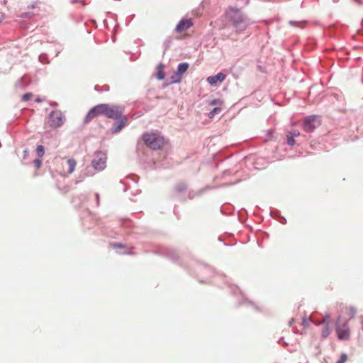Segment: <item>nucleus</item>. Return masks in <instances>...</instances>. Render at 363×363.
Instances as JSON below:
<instances>
[{
	"label": "nucleus",
	"mask_w": 363,
	"mask_h": 363,
	"mask_svg": "<svg viewBox=\"0 0 363 363\" xmlns=\"http://www.w3.org/2000/svg\"><path fill=\"white\" fill-rule=\"evenodd\" d=\"M287 143L289 145H294L295 144L294 137L288 133L287 135Z\"/></svg>",
	"instance_id": "f3484780"
},
{
	"label": "nucleus",
	"mask_w": 363,
	"mask_h": 363,
	"mask_svg": "<svg viewBox=\"0 0 363 363\" xmlns=\"http://www.w3.org/2000/svg\"><path fill=\"white\" fill-rule=\"evenodd\" d=\"M67 164L68 166V168H67V174H72L74 169H75V167H76V164H77V162L74 159H67Z\"/></svg>",
	"instance_id": "f8f14e48"
},
{
	"label": "nucleus",
	"mask_w": 363,
	"mask_h": 363,
	"mask_svg": "<svg viewBox=\"0 0 363 363\" xmlns=\"http://www.w3.org/2000/svg\"><path fill=\"white\" fill-rule=\"evenodd\" d=\"M222 104H223V101L220 99H213L209 102V104L211 106H213V105H216V104L222 105Z\"/></svg>",
	"instance_id": "412c9836"
},
{
	"label": "nucleus",
	"mask_w": 363,
	"mask_h": 363,
	"mask_svg": "<svg viewBox=\"0 0 363 363\" xmlns=\"http://www.w3.org/2000/svg\"><path fill=\"white\" fill-rule=\"evenodd\" d=\"M193 26V23L191 19H182L177 25L175 28L176 32L182 33L186 31L189 28Z\"/></svg>",
	"instance_id": "6e6552de"
},
{
	"label": "nucleus",
	"mask_w": 363,
	"mask_h": 363,
	"mask_svg": "<svg viewBox=\"0 0 363 363\" xmlns=\"http://www.w3.org/2000/svg\"><path fill=\"white\" fill-rule=\"evenodd\" d=\"M24 153H25V156H26V155L28 154V150H25Z\"/></svg>",
	"instance_id": "a878e982"
},
{
	"label": "nucleus",
	"mask_w": 363,
	"mask_h": 363,
	"mask_svg": "<svg viewBox=\"0 0 363 363\" xmlns=\"http://www.w3.org/2000/svg\"><path fill=\"white\" fill-rule=\"evenodd\" d=\"M289 134H291V135L294 136V138L295 137H298L300 135V133L298 130H294L293 131H291L289 133Z\"/></svg>",
	"instance_id": "5701e85b"
},
{
	"label": "nucleus",
	"mask_w": 363,
	"mask_h": 363,
	"mask_svg": "<svg viewBox=\"0 0 363 363\" xmlns=\"http://www.w3.org/2000/svg\"><path fill=\"white\" fill-rule=\"evenodd\" d=\"M104 115L107 118L118 119L122 116V111L118 106L101 104L94 106L89 110L84 118V123H89L99 116Z\"/></svg>",
	"instance_id": "f257e3e1"
},
{
	"label": "nucleus",
	"mask_w": 363,
	"mask_h": 363,
	"mask_svg": "<svg viewBox=\"0 0 363 363\" xmlns=\"http://www.w3.org/2000/svg\"><path fill=\"white\" fill-rule=\"evenodd\" d=\"M127 123V119L124 117L121 118L119 121H117L114 123L113 128V133H116L119 132Z\"/></svg>",
	"instance_id": "9d476101"
},
{
	"label": "nucleus",
	"mask_w": 363,
	"mask_h": 363,
	"mask_svg": "<svg viewBox=\"0 0 363 363\" xmlns=\"http://www.w3.org/2000/svg\"><path fill=\"white\" fill-rule=\"evenodd\" d=\"M225 79V75L221 72L215 76H210L207 78V82L211 86H216L218 82H223Z\"/></svg>",
	"instance_id": "1a4fd4ad"
},
{
	"label": "nucleus",
	"mask_w": 363,
	"mask_h": 363,
	"mask_svg": "<svg viewBox=\"0 0 363 363\" xmlns=\"http://www.w3.org/2000/svg\"><path fill=\"white\" fill-rule=\"evenodd\" d=\"M343 313L348 316L349 319H352L355 316L357 310L352 306L346 307L344 309Z\"/></svg>",
	"instance_id": "9b49d317"
},
{
	"label": "nucleus",
	"mask_w": 363,
	"mask_h": 363,
	"mask_svg": "<svg viewBox=\"0 0 363 363\" xmlns=\"http://www.w3.org/2000/svg\"><path fill=\"white\" fill-rule=\"evenodd\" d=\"M157 78L159 79H163L164 78V74L162 70H159L157 72Z\"/></svg>",
	"instance_id": "b1692460"
},
{
	"label": "nucleus",
	"mask_w": 363,
	"mask_h": 363,
	"mask_svg": "<svg viewBox=\"0 0 363 363\" xmlns=\"http://www.w3.org/2000/svg\"><path fill=\"white\" fill-rule=\"evenodd\" d=\"M32 96H33V94L30 93L25 94L22 96V100L24 101H27L30 100L32 98Z\"/></svg>",
	"instance_id": "aec40b11"
},
{
	"label": "nucleus",
	"mask_w": 363,
	"mask_h": 363,
	"mask_svg": "<svg viewBox=\"0 0 363 363\" xmlns=\"http://www.w3.org/2000/svg\"><path fill=\"white\" fill-rule=\"evenodd\" d=\"M337 336L340 340H348L350 337L349 320H345L342 315L338 316L335 322Z\"/></svg>",
	"instance_id": "20e7f679"
},
{
	"label": "nucleus",
	"mask_w": 363,
	"mask_h": 363,
	"mask_svg": "<svg viewBox=\"0 0 363 363\" xmlns=\"http://www.w3.org/2000/svg\"><path fill=\"white\" fill-rule=\"evenodd\" d=\"M221 111V108L220 107H216L214 108L208 114V117L210 118H212L214 117V116L218 113H220Z\"/></svg>",
	"instance_id": "dca6fc26"
},
{
	"label": "nucleus",
	"mask_w": 363,
	"mask_h": 363,
	"mask_svg": "<svg viewBox=\"0 0 363 363\" xmlns=\"http://www.w3.org/2000/svg\"><path fill=\"white\" fill-rule=\"evenodd\" d=\"M330 315H325L321 320H320L318 325H330Z\"/></svg>",
	"instance_id": "2eb2a0df"
},
{
	"label": "nucleus",
	"mask_w": 363,
	"mask_h": 363,
	"mask_svg": "<svg viewBox=\"0 0 363 363\" xmlns=\"http://www.w3.org/2000/svg\"><path fill=\"white\" fill-rule=\"evenodd\" d=\"M189 68V64L186 62L180 63L177 67V74H182L185 73Z\"/></svg>",
	"instance_id": "4468645a"
},
{
	"label": "nucleus",
	"mask_w": 363,
	"mask_h": 363,
	"mask_svg": "<svg viewBox=\"0 0 363 363\" xmlns=\"http://www.w3.org/2000/svg\"><path fill=\"white\" fill-rule=\"evenodd\" d=\"M347 360V355L346 354H342L340 359L336 363H345Z\"/></svg>",
	"instance_id": "6ab92c4d"
},
{
	"label": "nucleus",
	"mask_w": 363,
	"mask_h": 363,
	"mask_svg": "<svg viewBox=\"0 0 363 363\" xmlns=\"http://www.w3.org/2000/svg\"><path fill=\"white\" fill-rule=\"evenodd\" d=\"M331 333V328L330 325H323V328L321 330V336L323 339L327 338Z\"/></svg>",
	"instance_id": "ddd939ff"
},
{
	"label": "nucleus",
	"mask_w": 363,
	"mask_h": 363,
	"mask_svg": "<svg viewBox=\"0 0 363 363\" xmlns=\"http://www.w3.org/2000/svg\"><path fill=\"white\" fill-rule=\"evenodd\" d=\"M227 21L237 30L242 31L247 28L249 25L247 18L244 16L242 11L235 7L230 6L225 11Z\"/></svg>",
	"instance_id": "f03ea898"
},
{
	"label": "nucleus",
	"mask_w": 363,
	"mask_h": 363,
	"mask_svg": "<svg viewBox=\"0 0 363 363\" xmlns=\"http://www.w3.org/2000/svg\"><path fill=\"white\" fill-rule=\"evenodd\" d=\"M248 4V1H245V4Z\"/></svg>",
	"instance_id": "cd10ccee"
},
{
	"label": "nucleus",
	"mask_w": 363,
	"mask_h": 363,
	"mask_svg": "<svg viewBox=\"0 0 363 363\" xmlns=\"http://www.w3.org/2000/svg\"><path fill=\"white\" fill-rule=\"evenodd\" d=\"M1 23V20L0 19V23Z\"/></svg>",
	"instance_id": "c85d7f7f"
},
{
	"label": "nucleus",
	"mask_w": 363,
	"mask_h": 363,
	"mask_svg": "<svg viewBox=\"0 0 363 363\" xmlns=\"http://www.w3.org/2000/svg\"><path fill=\"white\" fill-rule=\"evenodd\" d=\"M362 330H363V317H362Z\"/></svg>",
	"instance_id": "bb28decb"
},
{
	"label": "nucleus",
	"mask_w": 363,
	"mask_h": 363,
	"mask_svg": "<svg viewBox=\"0 0 363 363\" xmlns=\"http://www.w3.org/2000/svg\"><path fill=\"white\" fill-rule=\"evenodd\" d=\"M106 155L101 151L95 153L94 157L91 162L92 167L96 171L104 170L106 167Z\"/></svg>",
	"instance_id": "39448f33"
},
{
	"label": "nucleus",
	"mask_w": 363,
	"mask_h": 363,
	"mask_svg": "<svg viewBox=\"0 0 363 363\" xmlns=\"http://www.w3.org/2000/svg\"><path fill=\"white\" fill-rule=\"evenodd\" d=\"M145 145L152 150H160L164 145V138L156 133H145L143 135Z\"/></svg>",
	"instance_id": "7ed1b4c3"
},
{
	"label": "nucleus",
	"mask_w": 363,
	"mask_h": 363,
	"mask_svg": "<svg viewBox=\"0 0 363 363\" xmlns=\"http://www.w3.org/2000/svg\"><path fill=\"white\" fill-rule=\"evenodd\" d=\"M50 126L58 128L63 123V116L60 111H53L50 113L48 120Z\"/></svg>",
	"instance_id": "423d86ee"
},
{
	"label": "nucleus",
	"mask_w": 363,
	"mask_h": 363,
	"mask_svg": "<svg viewBox=\"0 0 363 363\" xmlns=\"http://www.w3.org/2000/svg\"><path fill=\"white\" fill-rule=\"evenodd\" d=\"M33 162H34V164H35V167H36V168H38H38H40V167L41 164H42V162H41V160H40V159H35V160L33 161Z\"/></svg>",
	"instance_id": "4be33fe9"
},
{
	"label": "nucleus",
	"mask_w": 363,
	"mask_h": 363,
	"mask_svg": "<svg viewBox=\"0 0 363 363\" xmlns=\"http://www.w3.org/2000/svg\"><path fill=\"white\" fill-rule=\"evenodd\" d=\"M320 123L318 118L315 116H309L303 121V128L305 131L310 133L320 125Z\"/></svg>",
	"instance_id": "0eeeda50"
},
{
	"label": "nucleus",
	"mask_w": 363,
	"mask_h": 363,
	"mask_svg": "<svg viewBox=\"0 0 363 363\" xmlns=\"http://www.w3.org/2000/svg\"><path fill=\"white\" fill-rule=\"evenodd\" d=\"M308 323H309V320H308L307 318H304L303 319V325L304 326L308 325Z\"/></svg>",
	"instance_id": "393cba45"
},
{
	"label": "nucleus",
	"mask_w": 363,
	"mask_h": 363,
	"mask_svg": "<svg viewBox=\"0 0 363 363\" xmlns=\"http://www.w3.org/2000/svg\"><path fill=\"white\" fill-rule=\"evenodd\" d=\"M38 155L41 157L44 155V147L43 145H38L36 148Z\"/></svg>",
	"instance_id": "a211bd4d"
}]
</instances>
